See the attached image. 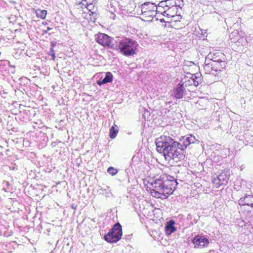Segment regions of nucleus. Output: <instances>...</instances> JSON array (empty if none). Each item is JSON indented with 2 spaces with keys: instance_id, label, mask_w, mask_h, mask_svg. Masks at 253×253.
I'll list each match as a JSON object with an SVG mask.
<instances>
[{
  "instance_id": "1",
  "label": "nucleus",
  "mask_w": 253,
  "mask_h": 253,
  "mask_svg": "<svg viewBox=\"0 0 253 253\" xmlns=\"http://www.w3.org/2000/svg\"><path fill=\"white\" fill-rule=\"evenodd\" d=\"M198 141L192 134L182 137L181 143L175 141L169 136L163 135L156 140L157 151L163 154L166 160L178 162L185 157V149Z\"/></svg>"
},
{
  "instance_id": "2",
  "label": "nucleus",
  "mask_w": 253,
  "mask_h": 253,
  "mask_svg": "<svg viewBox=\"0 0 253 253\" xmlns=\"http://www.w3.org/2000/svg\"><path fill=\"white\" fill-rule=\"evenodd\" d=\"M177 184V180L174 177L163 174L151 183L152 187L151 192L156 198H162V196L167 198L169 195L173 193Z\"/></svg>"
},
{
  "instance_id": "3",
  "label": "nucleus",
  "mask_w": 253,
  "mask_h": 253,
  "mask_svg": "<svg viewBox=\"0 0 253 253\" xmlns=\"http://www.w3.org/2000/svg\"><path fill=\"white\" fill-rule=\"evenodd\" d=\"M138 46V43L135 41L130 39L124 38L119 42V44L116 43L115 50H120V52L124 55L130 56L135 54V50Z\"/></svg>"
},
{
  "instance_id": "4",
  "label": "nucleus",
  "mask_w": 253,
  "mask_h": 253,
  "mask_svg": "<svg viewBox=\"0 0 253 253\" xmlns=\"http://www.w3.org/2000/svg\"><path fill=\"white\" fill-rule=\"evenodd\" d=\"M226 64L224 61L216 62L212 61L205 63L204 69L206 74L213 75L218 80L221 76V72L226 67Z\"/></svg>"
},
{
  "instance_id": "5",
  "label": "nucleus",
  "mask_w": 253,
  "mask_h": 253,
  "mask_svg": "<svg viewBox=\"0 0 253 253\" xmlns=\"http://www.w3.org/2000/svg\"><path fill=\"white\" fill-rule=\"evenodd\" d=\"M142 16L146 21H152L158 12V7L154 3L146 2L141 5Z\"/></svg>"
},
{
  "instance_id": "6",
  "label": "nucleus",
  "mask_w": 253,
  "mask_h": 253,
  "mask_svg": "<svg viewBox=\"0 0 253 253\" xmlns=\"http://www.w3.org/2000/svg\"><path fill=\"white\" fill-rule=\"evenodd\" d=\"M122 236V226L119 223H117L104 236V239L110 243H116L121 239Z\"/></svg>"
},
{
  "instance_id": "7",
  "label": "nucleus",
  "mask_w": 253,
  "mask_h": 253,
  "mask_svg": "<svg viewBox=\"0 0 253 253\" xmlns=\"http://www.w3.org/2000/svg\"><path fill=\"white\" fill-rule=\"evenodd\" d=\"M95 40L98 43L104 47H107L112 49L117 47V42L105 34H98L96 35Z\"/></svg>"
},
{
  "instance_id": "8",
  "label": "nucleus",
  "mask_w": 253,
  "mask_h": 253,
  "mask_svg": "<svg viewBox=\"0 0 253 253\" xmlns=\"http://www.w3.org/2000/svg\"><path fill=\"white\" fill-rule=\"evenodd\" d=\"M228 179L229 174L227 172L224 171L213 177L212 183L216 188H218L220 186L226 184Z\"/></svg>"
},
{
  "instance_id": "9",
  "label": "nucleus",
  "mask_w": 253,
  "mask_h": 253,
  "mask_svg": "<svg viewBox=\"0 0 253 253\" xmlns=\"http://www.w3.org/2000/svg\"><path fill=\"white\" fill-rule=\"evenodd\" d=\"M224 54L221 52H211L206 57L205 63L212 61L216 62L224 61Z\"/></svg>"
},
{
  "instance_id": "10",
  "label": "nucleus",
  "mask_w": 253,
  "mask_h": 253,
  "mask_svg": "<svg viewBox=\"0 0 253 253\" xmlns=\"http://www.w3.org/2000/svg\"><path fill=\"white\" fill-rule=\"evenodd\" d=\"M192 243L195 248H202L208 245L209 240L204 236L198 235L193 238Z\"/></svg>"
},
{
  "instance_id": "11",
  "label": "nucleus",
  "mask_w": 253,
  "mask_h": 253,
  "mask_svg": "<svg viewBox=\"0 0 253 253\" xmlns=\"http://www.w3.org/2000/svg\"><path fill=\"white\" fill-rule=\"evenodd\" d=\"M186 94L183 84H179L174 88V96L176 99H181Z\"/></svg>"
},
{
  "instance_id": "12",
  "label": "nucleus",
  "mask_w": 253,
  "mask_h": 253,
  "mask_svg": "<svg viewBox=\"0 0 253 253\" xmlns=\"http://www.w3.org/2000/svg\"><path fill=\"white\" fill-rule=\"evenodd\" d=\"M238 203L240 205H247L253 208V195L245 194L240 199Z\"/></svg>"
},
{
  "instance_id": "13",
  "label": "nucleus",
  "mask_w": 253,
  "mask_h": 253,
  "mask_svg": "<svg viewBox=\"0 0 253 253\" xmlns=\"http://www.w3.org/2000/svg\"><path fill=\"white\" fill-rule=\"evenodd\" d=\"M178 6H173V7L168 8L164 11H161L164 16L173 17L177 13Z\"/></svg>"
},
{
  "instance_id": "14",
  "label": "nucleus",
  "mask_w": 253,
  "mask_h": 253,
  "mask_svg": "<svg viewBox=\"0 0 253 253\" xmlns=\"http://www.w3.org/2000/svg\"><path fill=\"white\" fill-rule=\"evenodd\" d=\"M174 224L175 222L173 220H170L167 223L165 227V230L166 234L168 235H170L176 230Z\"/></svg>"
},
{
  "instance_id": "15",
  "label": "nucleus",
  "mask_w": 253,
  "mask_h": 253,
  "mask_svg": "<svg viewBox=\"0 0 253 253\" xmlns=\"http://www.w3.org/2000/svg\"><path fill=\"white\" fill-rule=\"evenodd\" d=\"M86 8L88 10V11L90 12L89 14V15L92 16L94 19H96V17L97 15V14L95 12V11H93L94 7V5L92 4H88L85 6Z\"/></svg>"
},
{
  "instance_id": "16",
  "label": "nucleus",
  "mask_w": 253,
  "mask_h": 253,
  "mask_svg": "<svg viewBox=\"0 0 253 253\" xmlns=\"http://www.w3.org/2000/svg\"><path fill=\"white\" fill-rule=\"evenodd\" d=\"M36 13L38 17L41 18L42 19H44L46 17L47 11L45 10H41L38 9L36 10Z\"/></svg>"
},
{
  "instance_id": "17",
  "label": "nucleus",
  "mask_w": 253,
  "mask_h": 253,
  "mask_svg": "<svg viewBox=\"0 0 253 253\" xmlns=\"http://www.w3.org/2000/svg\"><path fill=\"white\" fill-rule=\"evenodd\" d=\"M167 1L164 0L161 1L157 6L158 9L159 10H158V12H161V11H164L165 9H167Z\"/></svg>"
},
{
  "instance_id": "18",
  "label": "nucleus",
  "mask_w": 253,
  "mask_h": 253,
  "mask_svg": "<svg viewBox=\"0 0 253 253\" xmlns=\"http://www.w3.org/2000/svg\"><path fill=\"white\" fill-rule=\"evenodd\" d=\"M118 132V130L114 126H112L110 129L109 136L111 138H115Z\"/></svg>"
},
{
  "instance_id": "19",
  "label": "nucleus",
  "mask_w": 253,
  "mask_h": 253,
  "mask_svg": "<svg viewBox=\"0 0 253 253\" xmlns=\"http://www.w3.org/2000/svg\"><path fill=\"white\" fill-rule=\"evenodd\" d=\"M168 8L173 7V6H179L175 0H166Z\"/></svg>"
},
{
  "instance_id": "20",
  "label": "nucleus",
  "mask_w": 253,
  "mask_h": 253,
  "mask_svg": "<svg viewBox=\"0 0 253 253\" xmlns=\"http://www.w3.org/2000/svg\"><path fill=\"white\" fill-rule=\"evenodd\" d=\"M107 172L111 175H115L118 172L117 169H115L113 167H109L107 169Z\"/></svg>"
},
{
  "instance_id": "21",
  "label": "nucleus",
  "mask_w": 253,
  "mask_h": 253,
  "mask_svg": "<svg viewBox=\"0 0 253 253\" xmlns=\"http://www.w3.org/2000/svg\"><path fill=\"white\" fill-rule=\"evenodd\" d=\"M104 79L108 81V83H111L113 80V75L111 72H107L106 74Z\"/></svg>"
},
{
  "instance_id": "22",
  "label": "nucleus",
  "mask_w": 253,
  "mask_h": 253,
  "mask_svg": "<svg viewBox=\"0 0 253 253\" xmlns=\"http://www.w3.org/2000/svg\"><path fill=\"white\" fill-rule=\"evenodd\" d=\"M107 83H108V81H106L104 78L101 80L97 81V84L99 85H101Z\"/></svg>"
},
{
  "instance_id": "23",
  "label": "nucleus",
  "mask_w": 253,
  "mask_h": 253,
  "mask_svg": "<svg viewBox=\"0 0 253 253\" xmlns=\"http://www.w3.org/2000/svg\"><path fill=\"white\" fill-rule=\"evenodd\" d=\"M193 84H194V85L196 86H198L200 83V81H201L200 79H199L198 78H196V79H193Z\"/></svg>"
},
{
  "instance_id": "24",
  "label": "nucleus",
  "mask_w": 253,
  "mask_h": 253,
  "mask_svg": "<svg viewBox=\"0 0 253 253\" xmlns=\"http://www.w3.org/2000/svg\"><path fill=\"white\" fill-rule=\"evenodd\" d=\"M84 1V3H83V5L85 6L88 4H92V0H82Z\"/></svg>"
},
{
  "instance_id": "25",
  "label": "nucleus",
  "mask_w": 253,
  "mask_h": 253,
  "mask_svg": "<svg viewBox=\"0 0 253 253\" xmlns=\"http://www.w3.org/2000/svg\"><path fill=\"white\" fill-rule=\"evenodd\" d=\"M50 55H51L52 57V59H54L55 58V53H54V50L52 48H51L50 49Z\"/></svg>"
},
{
  "instance_id": "26",
  "label": "nucleus",
  "mask_w": 253,
  "mask_h": 253,
  "mask_svg": "<svg viewBox=\"0 0 253 253\" xmlns=\"http://www.w3.org/2000/svg\"><path fill=\"white\" fill-rule=\"evenodd\" d=\"M3 189L5 191H7V189H6L5 186L8 187L9 184V182L7 181H4L3 182Z\"/></svg>"
},
{
  "instance_id": "27",
  "label": "nucleus",
  "mask_w": 253,
  "mask_h": 253,
  "mask_svg": "<svg viewBox=\"0 0 253 253\" xmlns=\"http://www.w3.org/2000/svg\"><path fill=\"white\" fill-rule=\"evenodd\" d=\"M56 44V42H51V45L52 48H53V47L54 46H55Z\"/></svg>"
},
{
  "instance_id": "28",
  "label": "nucleus",
  "mask_w": 253,
  "mask_h": 253,
  "mask_svg": "<svg viewBox=\"0 0 253 253\" xmlns=\"http://www.w3.org/2000/svg\"><path fill=\"white\" fill-rule=\"evenodd\" d=\"M112 16H111L110 17L113 19H115V17H116L115 15L113 13H112Z\"/></svg>"
},
{
  "instance_id": "29",
  "label": "nucleus",
  "mask_w": 253,
  "mask_h": 253,
  "mask_svg": "<svg viewBox=\"0 0 253 253\" xmlns=\"http://www.w3.org/2000/svg\"><path fill=\"white\" fill-rule=\"evenodd\" d=\"M51 29H52V28H49V27H47V31H50V30H51Z\"/></svg>"
},
{
  "instance_id": "30",
  "label": "nucleus",
  "mask_w": 253,
  "mask_h": 253,
  "mask_svg": "<svg viewBox=\"0 0 253 253\" xmlns=\"http://www.w3.org/2000/svg\"><path fill=\"white\" fill-rule=\"evenodd\" d=\"M160 21L162 22L165 21V20H164V19H161V20H160Z\"/></svg>"
},
{
  "instance_id": "31",
  "label": "nucleus",
  "mask_w": 253,
  "mask_h": 253,
  "mask_svg": "<svg viewBox=\"0 0 253 253\" xmlns=\"http://www.w3.org/2000/svg\"><path fill=\"white\" fill-rule=\"evenodd\" d=\"M2 149V147L0 145V151H1Z\"/></svg>"
},
{
  "instance_id": "32",
  "label": "nucleus",
  "mask_w": 253,
  "mask_h": 253,
  "mask_svg": "<svg viewBox=\"0 0 253 253\" xmlns=\"http://www.w3.org/2000/svg\"><path fill=\"white\" fill-rule=\"evenodd\" d=\"M203 33H206V31H205V30H204V31H202V34H203Z\"/></svg>"
},
{
  "instance_id": "33",
  "label": "nucleus",
  "mask_w": 253,
  "mask_h": 253,
  "mask_svg": "<svg viewBox=\"0 0 253 253\" xmlns=\"http://www.w3.org/2000/svg\"><path fill=\"white\" fill-rule=\"evenodd\" d=\"M203 33H206V31H205V30H204V31H202V34H203Z\"/></svg>"
},
{
  "instance_id": "34",
  "label": "nucleus",
  "mask_w": 253,
  "mask_h": 253,
  "mask_svg": "<svg viewBox=\"0 0 253 253\" xmlns=\"http://www.w3.org/2000/svg\"><path fill=\"white\" fill-rule=\"evenodd\" d=\"M203 33H206V31H205V30H204V31H202V34H203Z\"/></svg>"
},
{
  "instance_id": "35",
  "label": "nucleus",
  "mask_w": 253,
  "mask_h": 253,
  "mask_svg": "<svg viewBox=\"0 0 253 253\" xmlns=\"http://www.w3.org/2000/svg\"><path fill=\"white\" fill-rule=\"evenodd\" d=\"M47 31H47V30H46V31H45L44 32V33H46L47 32Z\"/></svg>"
}]
</instances>
